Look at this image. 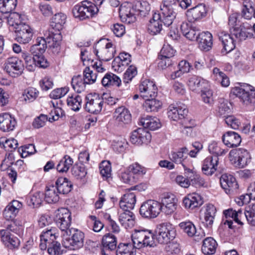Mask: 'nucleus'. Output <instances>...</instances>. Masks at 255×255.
Segmentation results:
<instances>
[{"label":"nucleus","instance_id":"nucleus-1","mask_svg":"<svg viewBox=\"0 0 255 255\" xmlns=\"http://www.w3.org/2000/svg\"><path fill=\"white\" fill-rule=\"evenodd\" d=\"M176 4L165 1L160 6V12L155 13L152 19L148 24L147 30L152 35H155L160 32L162 29V23L166 27H168L173 22L176 17L174 7Z\"/></svg>","mask_w":255,"mask_h":255},{"label":"nucleus","instance_id":"nucleus-2","mask_svg":"<svg viewBox=\"0 0 255 255\" xmlns=\"http://www.w3.org/2000/svg\"><path fill=\"white\" fill-rule=\"evenodd\" d=\"M95 3L88 0L82 1L75 5L72 9V13L75 18L83 20L92 17L96 14L98 8L96 5H101L104 0H94Z\"/></svg>","mask_w":255,"mask_h":255},{"label":"nucleus","instance_id":"nucleus-3","mask_svg":"<svg viewBox=\"0 0 255 255\" xmlns=\"http://www.w3.org/2000/svg\"><path fill=\"white\" fill-rule=\"evenodd\" d=\"M132 245L135 249L153 247L154 234L148 230H135L131 235Z\"/></svg>","mask_w":255,"mask_h":255},{"label":"nucleus","instance_id":"nucleus-4","mask_svg":"<svg viewBox=\"0 0 255 255\" xmlns=\"http://www.w3.org/2000/svg\"><path fill=\"white\" fill-rule=\"evenodd\" d=\"M156 234L154 235L159 244H167L172 241L176 236V230L172 224L165 222L157 226Z\"/></svg>","mask_w":255,"mask_h":255},{"label":"nucleus","instance_id":"nucleus-5","mask_svg":"<svg viewBox=\"0 0 255 255\" xmlns=\"http://www.w3.org/2000/svg\"><path fill=\"white\" fill-rule=\"evenodd\" d=\"M94 51L100 61H109L112 59L116 53L115 46L108 39L100 40Z\"/></svg>","mask_w":255,"mask_h":255},{"label":"nucleus","instance_id":"nucleus-6","mask_svg":"<svg viewBox=\"0 0 255 255\" xmlns=\"http://www.w3.org/2000/svg\"><path fill=\"white\" fill-rule=\"evenodd\" d=\"M232 93L245 105H248L255 102V90L249 84H244L240 87H235Z\"/></svg>","mask_w":255,"mask_h":255},{"label":"nucleus","instance_id":"nucleus-7","mask_svg":"<svg viewBox=\"0 0 255 255\" xmlns=\"http://www.w3.org/2000/svg\"><path fill=\"white\" fill-rule=\"evenodd\" d=\"M71 220V213L67 209L61 208L56 211L54 221L57 226L62 231L65 232L67 235L68 232L72 233L71 230H69Z\"/></svg>","mask_w":255,"mask_h":255},{"label":"nucleus","instance_id":"nucleus-8","mask_svg":"<svg viewBox=\"0 0 255 255\" xmlns=\"http://www.w3.org/2000/svg\"><path fill=\"white\" fill-rule=\"evenodd\" d=\"M160 203L153 200H148L143 202L140 206V215L145 218H154L161 211Z\"/></svg>","mask_w":255,"mask_h":255},{"label":"nucleus","instance_id":"nucleus-9","mask_svg":"<svg viewBox=\"0 0 255 255\" xmlns=\"http://www.w3.org/2000/svg\"><path fill=\"white\" fill-rule=\"evenodd\" d=\"M71 238H65L63 241V246L69 249L75 250L83 246L84 234L80 231L73 229Z\"/></svg>","mask_w":255,"mask_h":255},{"label":"nucleus","instance_id":"nucleus-10","mask_svg":"<svg viewBox=\"0 0 255 255\" xmlns=\"http://www.w3.org/2000/svg\"><path fill=\"white\" fill-rule=\"evenodd\" d=\"M160 204L161 211L166 215H171L176 210L177 199L172 193H164L162 195Z\"/></svg>","mask_w":255,"mask_h":255},{"label":"nucleus","instance_id":"nucleus-11","mask_svg":"<svg viewBox=\"0 0 255 255\" xmlns=\"http://www.w3.org/2000/svg\"><path fill=\"white\" fill-rule=\"evenodd\" d=\"M4 70L9 76L17 77L22 73V62L15 57L8 58L4 63Z\"/></svg>","mask_w":255,"mask_h":255},{"label":"nucleus","instance_id":"nucleus-12","mask_svg":"<svg viewBox=\"0 0 255 255\" xmlns=\"http://www.w3.org/2000/svg\"><path fill=\"white\" fill-rule=\"evenodd\" d=\"M85 109L86 111L92 114L99 113L102 109L103 99L98 95H89L86 97Z\"/></svg>","mask_w":255,"mask_h":255},{"label":"nucleus","instance_id":"nucleus-13","mask_svg":"<svg viewBox=\"0 0 255 255\" xmlns=\"http://www.w3.org/2000/svg\"><path fill=\"white\" fill-rule=\"evenodd\" d=\"M15 32V39L19 43L24 44L29 43L33 35L32 29L26 24L16 27Z\"/></svg>","mask_w":255,"mask_h":255},{"label":"nucleus","instance_id":"nucleus-14","mask_svg":"<svg viewBox=\"0 0 255 255\" xmlns=\"http://www.w3.org/2000/svg\"><path fill=\"white\" fill-rule=\"evenodd\" d=\"M251 30V26L247 23H243L239 26L230 28L231 34L239 41H243L247 38L253 37L254 35Z\"/></svg>","mask_w":255,"mask_h":255},{"label":"nucleus","instance_id":"nucleus-15","mask_svg":"<svg viewBox=\"0 0 255 255\" xmlns=\"http://www.w3.org/2000/svg\"><path fill=\"white\" fill-rule=\"evenodd\" d=\"M220 184L222 188L227 194L236 192L238 188V184L236 178L230 174L222 175L220 177Z\"/></svg>","mask_w":255,"mask_h":255},{"label":"nucleus","instance_id":"nucleus-16","mask_svg":"<svg viewBox=\"0 0 255 255\" xmlns=\"http://www.w3.org/2000/svg\"><path fill=\"white\" fill-rule=\"evenodd\" d=\"M139 91L140 96L145 100L155 98L157 93L155 85L147 80L142 81L139 86Z\"/></svg>","mask_w":255,"mask_h":255},{"label":"nucleus","instance_id":"nucleus-17","mask_svg":"<svg viewBox=\"0 0 255 255\" xmlns=\"http://www.w3.org/2000/svg\"><path fill=\"white\" fill-rule=\"evenodd\" d=\"M207 13V8L204 3H200L186 11V16L190 22H195L205 17Z\"/></svg>","mask_w":255,"mask_h":255},{"label":"nucleus","instance_id":"nucleus-18","mask_svg":"<svg viewBox=\"0 0 255 255\" xmlns=\"http://www.w3.org/2000/svg\"><path fill=\"white\" fill-rule=\"evenodd\" d=\"M151 138L150 134L143 128H138L134 130L130 136V140L133 144L141 145L147 142Z\"/></svg>","mask_w":255,"mask_h":255},{"label":"nucleus","instance_id":"nucleus-19","mask_svg":"<svg viewBox=\"0 0 255 255\" xmlns=\"http://www.w3.org/2000/svg\"><path fill=\"white\" fill-rule=\"evenodd\" d=\"M22 204L17 200H13L5 208L3 212L4 218L7 221H13L22 208Z\"/></svg>","mask_w":255,"mask_h":255},{"label":"nucleus","instance_id":"nucleus-20","mask_svg":"<svg viewBox=\"0 0 255 255\" xmlns=\"http://www.w3.org/2000/svg\"><path fill=\"white\" fill-rule=\"evenodd\" d=\"M222 139L224 144L229 148H234L239 146L242 141L241 135L233 131H228L224 133Z\"/></svg>","mask_w":255,"mask_h":255},{"label":"nucleus","instance_id":"nucleus-21","mask_svg":"<svg viewBox=\"0 0 255 255\" xmlns=\"http://www.w3.org/2000/svg\"><path fill=\"white\" fill-rule=\"evenodd\" d=\"M196 41L198 47L201 50L208 51L211 49L213 45L212 35L208 31L198 33Z\"/></svg>","mask_w":255,"mask_h":255},{"label":"nucleus","instance_id":"nucleus-22","mask_svg":"<svg viewBox=\"0 0 255 255\" xmlns=\"http://www.w3.org/2000/svg\"><path fill=\"white\" fill-rule=\"evenodd\" d=\"M203 200L200 195L193 193L187 195L183 200V204L186 209L193 210L201 206Z\"/></svg>","mask_w":255,"mask_h":255},{"label":"nucleus","instance_id":"nucleus-23","mask_svg":"<svg viewBox=\"0 0 255 255\" xmlns=\"http://www.w3.org/2000/svg\"><path fill=\"white\" fill-rule=\"evenodd\" d=\"M136 203V195L130 191L126 192L121 198L119 205L123 210L130 211L134 208Z\"/></svg>","mask_w":255,"mask_h":255},{"label":"nucleus","instance_id":"nucleus-24","mask_svg":"<svg viewBox=\"0 0 255 255\" xmlns=\"http://www.w3.org/2000/svg\"><path fill=\"white\" fill-rule=\"evenodd\" d=\"M218 157L212 156L206 158L203 162L202 170L207 175H212L217 169Z\"/></svg>","mask_w":255,"mask_h":255},{"label":"nucleus","instance_id":"nucleus-25","mask_svg":"<svg viewBox=\"0 0 255 255\" xmlns=\"http://www.w3.org/2000/svg\"><path fill=\"white\" fill-rule=\"evenodd\" d=\"M219 39L221 41L223 45L222 53L226 54L231 52L235 48V44L233 37L225 31H220L218 33Z\"/></svg>","mask_w":255,"mask_h":255},{"label":"nucleus","instance_id":"nucleus-26","mask_svg":"<svg viewBox=\"0 0 255 255\" xmlns=\"http://www.w3.org/2000/svg\"><path fill=\"white\" fill-rule=\"evenodd\" d=\"M1 241L9 249L17 248L20 244L18 239L7 230L0 231Z\"/></svg>","mask_w":255,"mask_h":255},{"label":"nucleus","instance_id":"nucleus-27","mask_svg":"<svg viewBox=\"0 0 255 255\" xmlns=\"http://www.w3.org/2000/svg\"><path fill=\"white\" fill-rule=\"evenodd\" d=\"M188 111L185 106L183 107H174L173 105L169 106L167 112L168 117L173 121H178L180 119H185Z\"/></svg>","mask_w":255,"mask_h":255},{"label":"nucleus","instance_id":"nucleus-28","mask_svg":"<svg viewBox=\"0 0 255 255\" xmlns=\"http://www.w3.org/2000/svg\"><path fill=\"white\" fill-rule=\"evenodd\" d=\"M135 216L133 213L128 210H123L120 213L119 220L121 224L125 229H130L135 224Z\"/></svg>","mask_w":255,"mask_h":255},{"label":"nucleus","instance_id":"nucleus-29","mask_svg":"<svg viewBox=\"0 0 255 255\" xmlns=\"http://www.w3.org/2000/svg\"><path fill=\"white\" fill-rule=\"evenodd\" d=\"M169 158L172 162L182 165L191 159L188 157V149L186 147L179 149L177 152H172L169 155Z\"/></svg>","mask_w":255,"mask_h":255},{"label":"nucleus","instance_id":"nucleus-30","mask_svg":"<svg viewBox=\"0 0 255 255\" xmlns=\"http://www.w3.org/2000/svg\"><path fill=\"white\" fill-rule=\"evenodd\" d=\"M16 124L15 119L9 114L3 113L0 115V129L3 131L12 130Z\"/></svg>","mask_w":255,"mask_h":255},{"label":"nucleus","instance_id":"nucleus-31","mask_svg":"<svg viewBox=\"0 0 255 255\" xmlns=\"http://www.w3.org/2000/svg\"><path fill=\"white\" fill-rule=\"evenodd\" d=\"M47 40L46 39L39 37L36 38L35 43L31 46L30 52L33 55L43 54L47 47Z\"/></svg>","mask_w":255,"mask_h":255},{"label":"nucleus","instance_id":"nucleus-32","mask_svg":"<svg viewBox=\"0 0 255 255\" xmlns=\"http://www.w3.org/2000/svg\"><path fill=\"white\" fill-rule=\"evenodd\" d=\"M207 85V81L200 77L195 75L191 76L188 80V86L193 91L198 92L203 90Z\"/></svg>","mask_w":255,"mask_h":255},{"label":"nucleus","instance_id":"nucleus-33","mask_svg":"<svg viewBox=\"0 0 255 255\" xmlns=\"http://www.w3.org/2000/svg\"><path fill=\"white\" fill-rule=\"evenodd\" d=\"M218 244L212 237L204 240L202 246V252L204 255H213L215 253Z\"/></svg>","mask_w":255,"mask_h":255},{"label":"nucleus","instance_id":"nucleus-34","mask_svg":"<svg viewBox=\"0 0 255 255\" xmlns=\"http://www.w3.org/2000/svg\"><path fill=\"white\" fill-rule=\"evenodd\" d=\"M139 123L143 126V129L148 128L152 130H155L160 127V123L157 118L148 116L145 118H141Z\"/></svg>","mask_w":255,"mask_h":255},{"label":"nucleus","instance_id":"nucleus-35","mask_svg":"<svg viewBox=\"0 0 255 255\" xmlns=\"http://www.w3.org/2000/svg\"><path fill=\"white\" fill-rule=\"evenodd\" d=\"M180 28L183 35L191 41L197 40L198 33H200L196 27H190L187 22H183Z\"/></svg>","mask_w":255,"mask_h":255},{"label":"nucleus","instance_id":"nucleus-36","mask_svg":"<svg viewBox=\"0 0 255 255\" xmlns=\"http://www.w3.org/2000/svg\"><path fill=\"white\" fill-rule=\"evenodd\" d=\"M56 186L58 192L60 194H67L70 192L73 185L68 179L65 177L59 178L56 182Z\"/></svg>","mask_w":255,"mask_h":255},{"label":"nucleus","instance_id":"nucleus-37","mask_svg":"<svg viewBox=\"0 0 255 255\" xmlns=\"http://www.w3.org/2000/svg\"><path fill=\"white\" fill-rule=\"evenodd\" d=\"M102 84L104 87L110 86L119 87L122 81L120 78L112 73H107L102 80Z\"/></svg>","mask_w":255,"mask_h":255},{"label":"nucleus","instance_id":"nucleus-38","mask_svg":"<svg viewBox=\"0 0 255 255\" xmlns=\"http://www.w3.org/2000/svg\"><path fill=\"white\" fill-rule=\"evenodd\" d=\"M59 192H58L56 187L54 185H51L46 187L45 192V200L49 204L55 203L59 200Z\"/></svg>","mask_w":255,"mask_h":255},{"label":"nucleus","instance_id":"nucleus-39","mask_svg":"<svg viewBox=\"0 0 255 255\" xmlns=\"http://www.w3.org/2000/svg\"><path fill=\"white\" fill-rule=\"evenodd\" d=\"M115 114H117L116 119L119 122L124 124H128L131 120V117L129 111L125 107H121L117 109Z\"/></svg>","mask_w":255,"mask_h":255},{"label":"nucleus","instance_id":"nucleus-40","mask_svg":"<svg viewBox=\"0 0 255 255\" xmlns=\"http://www.w3.org/2000/svg\"><path fill=\"white\" fill-rule=\"evenodd\" d=\"M180 230L189 237L198 236L195 225L191 221L181 222L179 224Z\"/></svg>","mask_w":255,"mask_h":255},{"label":"nucleus","instance_id":"nucleus-41","mask_svg":"<svg viewBox=\"0 0 255 255\" xmlns=\"http://www.w3.org/2000/svg\"><path fill=\"white\" fill-rule=\"evenodd\" d=\"M251 161V157L247 150L238 148V156L237 161V165L240 168L245 167Z\"/></svg>","mask_w":255,"mask_h":255},{"label":"nucleus","instance_id":"nucleus-42","mask_svg":"<svg viewBox=\"0 0 255 255\" xmlns=\"http://www.w3.org/2000/svg\"><path fill=\"white\" fill-rule=\"evenodd\" d=\"M66 15L60 12L55 14L51 19V25L53 29L59 31L62 29L63 25L65 23Z\"/></svg>","mask_w":255,"mask_h":255},{"label":"nucleus","instance_id":"nucleus-43","mask_svg":"<svg viewBox=\"0 0 255 255\" xmlns=\"http://www.w3.org/2000/svg\"><path fill=\"white\" fill-rule=\"evenodd\" d=\"M117 238L112 234H107L102 239V245L106 250L113 251L117 248Z\"/></svg>","mask_w":255,"mask_h":255},{"label":"nucleus","instance_id":"nucleus-44","mask_svg":"<svg viewBox=\"0 0 255 255\" xmlns=\"http://www.w3.org/2000/svg\"><path fill=\"white\" fill-rule=\"evenodd\" d=\"M87 83L81 75L74 76L71 80V85L75 91L80 93L84 91Z\"/></svg>","mask_w":255,"mask_h":255},{"label":"nucleus","instance_id":"nucleus-45","mask_svg":"<svg viewBox=\"0 0 255 255\" xmlns=\"http://www.w3.org/2000/svg\"><path fill=\"white\" fill-rule=\"evenodd\" d=\"M216 209L215 206L210 204L207 206L206 212L205 213V221L206 226L208 228H211L213 225L215 216L216 215Z\"/></svg>","mask_w":255,"mask_h":255},{"label":"nucleus","instance_id":"nucleus-46","mask_svg":"<svg viewBox=\"0 0 255 255\" xmlns=\"http://www.w3.org/2000/svg\"><path fill=\"white\" fill-rule=\"evenodd\" d=\"M134 246L130 243H120L116 251V255H134Z\"/></svg>","mask_w":255,"mask_h":255},{"label":"nucleus","instance_id":"nucleus-47","mask_svg":"<svg viewBox=\"0 0 255 255\" xmlns=\"http://www.w3.org/2000/svg\"><path fill=\"white\" fill-rule=\"evenodd\" d=\"M17 5V0H0V11L3 13H12Z\"/></svg>","mask_w":255,"mask_h":255},{"label":"nucleus","instance_id":"nucleus-48","mask_svg":"<svg viewBox=\"0 0 255 255\" xmlns=\"http://www.w3.org/2000/svg\"><path fill=\"white\" fill-rule=\"evenodd\" d=\"M150 7L146 1H137L132 6V10L138 13L141 16H145L148 14Z\"/></svg>","mask_w":255,"mask_h":255},{"label":"nucleus","instance_id":"nucleus-49","mask_svg":"<svg viewBox=\"0 0 255 255\" xmlns=\"http://www.w3.org/2000/svg\"><path fill=\"white\" fill-rule=\"evenodd\" d=\"M224 214L226 218H228V217L231 218L238 224L240 225L243 224V223L241 220L242 218H244V215L242 210L240 209L236 211L235 210H233L232 209H229L224 211Z\"/></svg>","mask_w":255,"mask_h":255},{"label":"nucleus","instance_id":"nucleus-50","mask_svg":"<svg viewBox=\"0 0 255 255\" xmlns=\"http://www.w3.org/2000/svg\"><path fill=\"white\" fill-rule=\"evenodd\" d=\"M162 103L159 101L152 98L149 99H146L143 104L145 110L148 112H157L159 109L161 108Z\"/></svg>","mask_w":255,"mask_h":255},{"label":"nucleus","instance_id":"nucleus-51","mask_svg":"<svg viewBox=\"0 0 255 255\" xmlns=\"http://www.w3.org/2000/svg\"><path fill=\"white\" fill-rule=\"evenodd\" d=\"M57 230L55 228H50L46 231H43L40 235V241L49 243L56 240L58 237L56 233Z\"/></svg>","mask_w":255,"mask_h":255},{"label":"nucleus","instance_id":"nucleus-52","mask_svg":"<svg viewBox=\"0 0 255 255\" xmlns=\"http://www.w3.org/2000/svg\"><path fill=\"white\" fill-rule=\"evenodd\" d=\"M242 16L247 19L255 18V4L251 2H245L242 11Z\"/></svg>","mask_w":255,"mask_h":255},{"label":"nucleus","instance_id":"nucleus-53","mask_svg":"<svg viewBox=\"0 0 255 255\" xmlns=\"http://www.w3.org/2000/svg\"><path fill=\"white\" fill-rule=\"evenodd\" d=\"M72 174L77 179H81L87 174V169L83 163L75 164L71 169Z\"/></svg>","mask_w":255,"mask_h":255},{"label":"nucleus","instance_id":"nucleus-54","mask_svg":"<svg viewBox=\"0 0 255 255\" xmlns=\"http://www.w3.org/2000/svg\"><path fill=\"white\" fill-rule=\"evenodd\" d=\"M73 163L72 158L69 156L65 155L57 165V170L59 172H66Z\"/></svg>","mask_w":255,"mask_h":255},{"label":"nucleus","instance_id":"nucleus-55","mask_svg":"<svg viewBox=\"0 0 255 255\" xmlns=\"http://www.w3.org/2000/svg\"><path fill=\"white\" fill-rule=\"evenodd\" d=\"M120 14L123 20H125L128 23H133L136 20L135 14L132 13L130 10L125 7H122L120 9Z\"/></svg>","mask_w":255,"mask_h":255},{"label":"nucleus","instance_id":"nucleus-56","mask_svg":"<svg viewBox=\"0 0 255 255\" xmlns=\"http://www.w3.org/2000/svg\"><path fill=\"white\" fill-rule=\"evenodd\" d=\"M62 38V35L58 31L56 33L53 32L49 33L48 36L46 37L48 43H51L50 46H52L53 48L57 47L60 45Z\"/></svg>","mask_w":255,"mask_h":255},{"label":"nucleus","instance_id":"nucleus-57","mask_svg":"<svg viewBox=\"0 0 255 255\" xmlns=\"http://www.w3.org/2000/svg\"><path fill=\"white\" fill-rule=\"evenodd\" d=\"M243 214L249 224L255 226V204L248 206Z\"/></svg>","mask_w":255,"mask_h":255},{"label":"nucleus","instance_id":"nucleus-58","mask_svg":"<svg viewBox=\"0 0 255 255\" xmlns=\"http://www.w3.org/2000/svg\"><path fill=\"white\" fill-rule=\"evenodd\" d=\"M39 92L35 88L29 87L25 89L22 95V98L26 102L33 101L37 97Z\"/></svg>","mask_w":255,"mask_h":255},{"label":"nucleus","instance_id":"nucleus-59","mask_svg":"<svg viewBox=\"0 0 255 255\" xmlns=\"http://www.w3.org/2000/svg\"><path fill=\"white\" fill-rule=\"evenodd\" d=\"M82 98L79 95L75 97H69L67 99L68 106L74 111H78L81 108Z\"/></svg>","mask_w":255,"mask_h":255},{"label":"nucleus","instance_id":"nucleus-60","mask_svg":"<svg viewBox=\"0 0 255 255\" xmlns=\"http://www.w3.org/2000/svg\"><path fill=\"white\" fill-rule=\"evenodd\" d=\"M128 171L137 177V179L142 176L146 173V169L137 163H133L128 167Z\"/></svg>","mask_w":255,"mask_h":255},{"label":"nucleus","instance_id":"nucleus-61","mask_svg":"<svg viewBox=\"0 0 255 255\" xmlns=\"http://www.w3.org/2000/svg\"><path fill=\"white\" fill-rule=\"evenodd\" d=\"M7 22L10 26H13L16 30V27L20 25L25 24L21 22V15L17 12H12L7 18Z\"/></svg>","mask_w":255,"mask_h":255},{"label":"nucleus","instance_id":"nucleus-62","mask_svg":"<svg viewBox=\"0 0 255 255\" xmlns=\"http://www.w3.org/2000/svg\"><path fill=\"white\" fill-rule=\"evenodd\" d=\"M190 179L191 185L196 187H207L208 184L205 180L199 174H195L193 175L188 176Z\"/></svg>","mask_w":255,"mask_h":255},{"label":"nucleus","instance_id":"nucleus-63","mask_svg":"<svg viewBox=\"0 0 255 255\" xmlns=\"http://www.w3.org/2000/svg\"><path fill=\"white\" fill-rule=\"evenodd\" d=\"M208 150L210 153L215 154L214 157H217L225 154L227 152V149H224L220 147L217 142H213L209 145Z\"/></svg>","mask_w":255,"mask_h":255},{"label":"nucleus","instance_id":"nucleus-64","mask_svg":"<svg viewBox=\"0 0 255 255\" xmlns=\"http://www.w3.org/2000/svg\"><path fill=\"white\" fill-rule=\"evenodd\" d=\"M100 174L104 178L106 179L111 177V165L109 161H102L99 166Z\"/></svg>","mask_w":255,"mask_h":255}]
</instances>
